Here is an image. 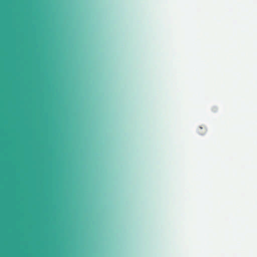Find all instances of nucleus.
Returning a JSON list of instances; mask_svg holds the SVG:
<instances>
[{
	"label": "nucleus",
	"instance_id": "f257e3e1",
	"mask_svg": "<svg viewBox=\"0 0 257 257\" xmlns=\"http://www.w3.org/2000/svg\"><path fill=\"white\" fill-rule=\"evenodd\" d=\"M198 132L200 135H203L206 133V128L205 127L200 126L198 129Z\"/></svg>",
	"mask_w": 257,
	"mask_h": 257
}]
</instances>
